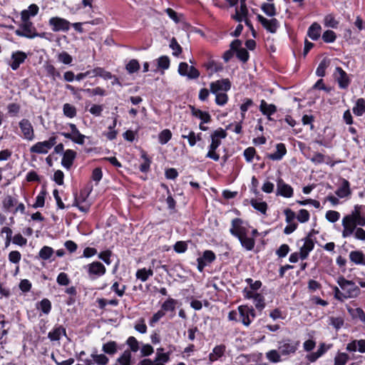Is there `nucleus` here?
<instances>
[{"mask_svg": "<svg viewBox=\"0 0 365 365\" xmlns=\"http://www.w3.org/2000/svg\"><path fill=\"white\" fill-rule=\"evenodd\" d=\"M170 65V61L168 56H162L158 58V67L163 70L168 69Z\"/></svg>", "mask_w": 365, "mask_h": 365, "instance_id": "bf43d9fd", "label": "nucleus"}, {"mask_svg": "<svg viewBox=\"0 0 365 365\" xmlns=\"http://www.w3.org/2000/svg\"><path fill=\"white\" fill-rule=\"evenodd\" d=\"M91 359H85V360H83L86 365H92L93 363L98 365H106L109 362V359L106 354H98L96 350L91 354Z\"/></svg>", "mask_w": 365, "mask_h": 365, "instance_id": "6ab92c4d", "label": "nucleus"}, {"mask_svg": "<svg viewBox=\"0 0 365 365\" xmlns=\"http://www.w3.org/2000/svg\"><path fill=\"white\" fill-rule=\"evenodd\" d=\"M170 47L173 50V55L174 56H178L182 52L181 46L178 43L175 37L171 39Z\"/></svg>", "mask_w": 365, "mask_h": 365, "instance_id": "6e6d98bb", "label": "nucleus"}, {"mask_svg": "<svg viewBox=\"0 0 365 365\" xmlns=\"http://www.w3.org/2000/svg\"><path fill=\"white\" fill-rule=\"evenodd\" d=\"M36 309L45 314H48L52 309L51 302L48 299L44 298L36 304Z\"/></svg>", "mask_w": 365, "mask_h": 365, "instance_id": "c9c22d12", "label": "nucleus"}, {"mask_svg": "<svg viewBox=\"0 0 365 365\" xmlns=\"http://www.w3.org/2000/svg\"><path fill=\"white\" fill-rule=\"evenodd\" d=\"M314 243L312 238H311V235H307L304 238L303 246L300 248V258L302 260L306 259L308 257L309 252L314 250Z\"/></svg>", "mask_w": 365, "mask_h": 365, "instance_id": "4be33fe9", "label": "nucleus"}, {"mask_svg": "<svg viewBox=\"0 0 365 365\" xmlns=\"http://www.w3.org/2000/svg\"><path fill=\"white\" fill-rule=\"evenodd\" d=\"M140 63L136 59H131L125 66V69L129 73H134L140 70Z\"/></svg>", "mask_w": 365, "mask_h": 365, "instance_id": "603ef678", "label": "nucleus"}, {"mask_svg": "<svg viewBox=\"0 0 365 365\" xmlns=\"http://www.w3.org/2000/svg\"><path fill=\"white\" fill-rule=\"evenodd\" d=\"M93 76H100L105 80H110L113 77L110 72L101 67H96L93 69Z\"/></svg>", "mask_w": 365, "mask_h": 365, "instance_id": "79ce46f5", "label": "nucleus"}, {"mask_svg": "<svg viewBox=\"0 0 365 365\" xmlns=\"http://www.w3.org/2000/svg\"><path fill=\"white\" fill-rule=\"evenodd\" d=\"M48 23L54 32L68 31L70 29V22L61 17H52L49 19Z\"/></svg>", "mask_w": 365, "mask_h": 365, "instance_id": "2eb2a0df", "label": "nucleus"}, {"mask_svg": "<svg viewBox=\"0 0 365 365\" xmlns=\"http://www.w3.org/2000/svg\"><path fill=\"white\" fill-rule=\"evenodd\" d=\"M353 113L356 116H361L365 113V100L363 98H358L353 107Z\"/></svg>", "mask_w": 365, "mask_h": 365, "instance_id": "58836bf2", "label": "nucleus"}, {"mask_svg": "<svg viewBox=\"0 0 365 365\" xmlns=\"http://www.w3.org/2000/svg\"><path fill=\"white\" fill-rule=\"evenodd\" d=\"M77 156V153L72 149H67L63 152L61 159V165L67 170H70Z\"/></svg>", "mask_w": 365, "mask_h": 365, "instance_id": "aec40b11", "label": "nucleus"}, {"mask_svg": "<svg viewBox=\"0 0 365 365\" xmlns=\"http://www.w3.org/2000/svg\"><path fill=\"white\" fill-rule=\"evenodd\" d=\"M336 38V35L332 30H327L322 34V39L325 43H333Z\"/></svg>", "mask_w": 365, "mask_h": 365, "instance_id": "680f3d73", "label": "nucleus"}, {"mask_svg": "<svg viewBox=\"0 0 365 365\" xmlns=\"http://www.w3.org/2000/svg\"><path fill=\"white\" fill-rule=\"evenodd\" d=\"M351 193L350 189V183L349 182L344 179H341V185L337 190L335 191V194L339 197L340 198H344L349 196Z\"/></svg>", "mask_w": 365, "mask_h": 365, "instance_id": "a878e982", "label": "nucleus"}, {"mask_svg": "<svg viewBox=\"0 0 365 365\" xmlns=\"http://www.w3.org/2000/svg\"><path fill=\"white\" fill-rule=\"evenodd\" d=\"M61 135L78 145H83L85 143L86 136L81 133L79 130L73 133L62 132L61 133Z\"/></svg>", "mask_w": 365, "mask_h": 365, "instance_id": "393cba45", "label": "nucleus"}, {"mask_svg": "<svg viewBox=\"0 0 365 365\" xmlns=\"http://www.w3.org/2000/svg\"><path fill=\"white\" fill-rule=\"evenodd\" d=\"M215 94V103L217 105L222 106H225L228 101V96L225 92L217 93Z\"/></svg>", "mask_w": 365, "mask_h": 365, "instance_id": "0e129e2a", "label": "nucleus"}, {"mask_svg": "<svg viewBox=\"0 0 365 365\" xmlns=\"http://www.w3.org/2000/svg\"><path fill=\"white\" fill-rule=\"evenodd\" d=\"M365 205H356L351 213L345 215L342 219V237L344 238L351 236L356 227L365 225Z\"/></svg>", "mask_w": 365, "mask_h": 365, "instance_id": "f257e3e1", "label": "nucleus"}, {"mask_svg": "<svg viewBox=\"0 0 365 365\" xmlns=\"http://www.w3.org/2000/svg\"><path fill=\"white\" fill-rule=\"evenodd\" d=\"M253 101L251 98H245L244 103L241 104L240 110L242 120H243L245 118L246 112L252 106H253Z\"/></svg>", "mask_w": 365, "mask_h": 365, "instance_id": "4d7b16f0", "label": "nucleus"}, {"mask_svg": "<svg viewBox=\"0 0 365 365\" xmlns=\"http://www.w3.org/2000/svg\"><path fill=\"white\" fill-rule=\"evenodd\" d=\"M44 69L46 72V76L50 77L52 81H56L57 78H61V76L60 72L55 66L48 62L44 64Z\"/></svg>", "mask_w": 365, "mask_h": 365, "instance_id": "72a5a7b5", "label": "nucleus"}, {"mask_svg": "<svg viewBox=\"0 0 365 365\" xmlns=\"http://www.w3.org/2000/svg\"><path fill=\"white\" fill-rule=\"evenodd\" d=\"M260 8L262 11L268 16L273 17L277 14L275 5L272 3H263Z\"/></svg>", "mask_w": 365, "mask_h": 365, "instance_id": "37998d69", "label": "nucleus"}, {"mask_svg": "<svg viewBox=\"0 0 365 365\" xmlns=\"http://www.w3.org/2000/svg\"><path fill=\"white\" fill-rule=\"evenodd\" d=\"M243 155L247 162H252L255 156L256 155L255 148L254 147H248L244 150Z\"/></svg>", "mask_w": 365, "mask_h": 365, "instance_id": "e2e57ef3", "label": "nucleus"}, {"mask_svg": "<svg viewBox=\"0 0 365 365\" xmlns=\"http://www.w3.org/2000/svg\"><path fill=\"white\" fill-rule=\"evenodd\" d=\"M126 344L129 346L130 352H136L139 349V342L134 336H129L126 340Z\"/></svg>", "mask_w": 365, "mask_h": 365, "instance_id": "052dcab7", "label": "nucleus"}, {"mask_svg": "<svg viewBox=\"0 0 365 365\" xmlns=\"http://www.w3.org/2000/svg\"><path fill=\"white\" fill-rule=\"evenodd\" d=\"M336 282L341 289L344 291L347 299L356 298L361 293L359 287L356 285L355 282L346 279L344 276L339 277Z\"/></svg>", "mask_w": 365, "mask_h": 365, "instance_id": "39448f33", "label": "nucleus"}, {"mask_svg": "<svg viewBox=\"0 0 365 365\" xmlns=\"http://www.w3.org/2000/svg\"><path fill=\"white\" fill-rule=\"evenodd\" d=\"M178 71L181 76H186L190 80L197 79L200 76L198 69L193 66H190L186 62L179 63Z\"/></svg>", "mask_w": 365, "mask_h": 365, "instance_id": "1a4fd4ad", "label": "nucleus"}, {"mask_svg": "<svg viewBox=\"0 0 365 365\" xmlns=\"http://www.w3.org/2000/svg\"><path fill=\"white\" fill-rule=\"evenodd\" d=\"M141 157L144 162L140 165L139 169L142 173H147L150 170L151 160L145 152L143 153Z\"/></svg>", "mask_w": 365, "mask_h": 365, "instance_id": "5fc2aeb1", "label": "nucleus"}, {"mask_svg": "<svg viewBox=\"0 0 365 365\" xmlns=\"http://www.w3.org/2000/svg\"><path fill=\"white\" fill-rule=\"evenodd\" d=\"M57 137L55 135L51 136L48 140L39 141L34 144L30 148L31 153L47 154L48 151L56 144Z\"/></svg>", "mask_w": 365, "mask_h": 365, "instance_id": "423d86ee", "label": "nucleus"}, {"mask_svg": "<svg viewBox=\"0 0 365 365\" xmlns=\"http://www.w3.org/2000/svg\"><path fill=\"white\" fill-rule=\"evenodd\" d=\"M11 62L9 63V66L13 71H16L20 65L24 63L27 58V55L24 51H16L11 53Z\"/></svg>", "mask_w": 365, "mask_h": 365, "instance_id": "a211bd4d", "label": "nucleus"}, {"mask_svg": "<svg viewBox=\"0 0 365 365\" xmlns=\"http://www.w3.org/2000/svg\"><path fill=\"white\" fill-rule=\"evenodd\" d=\"M365 255L361 251L355 250L349 253L350 260L356 264H364Z\"/></svg>", "mask_w": 365, "mask_h": 365, "instance_id": "ea45409f", "label": "nucleus"}, {"mask_svg": "<svg viewBox=\"0 0 365 365\" xmlns=\"http://www.w3.org/2000/svg\"><path fill=\"white\" fill-rule=\"evenodd\" d=\"M310 214L308 210L305 209H301L298 211L297 215V220L300 223H305L309 220Z\"/></svg>", "mask_w": 365, "mask_h": 365, "instance_id": "13d9d810", "label": "nucleus"}, {"mask_svg": "<svg viewBox=\"0 0 365 365\" xmlns=\"http://www.w3.org/2000/svg\"><path fill=\"white\" fill-rule=\"evenodd\" d=\"M210 92L212 93H217L220 91L227 92L231 88V82L229 78H222L210 84Z\"/></svg>", "mask_w": 365, "mask_h": 365, "instance_id": "dca6fc26", "label": "nucleus"}, {"mask_svg": "<svg viewBox=\"0 0 365 365\" xmlns=\"http://www.w3.org/2000/svg\"><path fill=\"white\" fill-rule=\"evenodd\" d=\"M173 249L177 253H184L187 250V243L185 241H178L174 245Z\"/></svg>", "mask_w": 365, "mask_h": 365, "instance_id": "338daca9", "label": "nucleus"}, {"mask_svg": "<svg viewBox=\"0 0 365 365\" xmlns=\"http://www.w3.org/2000/svg\"><path fill=\"white\" fill-rule=\"evenodd\" d=\"M53 253L54 250L51 247L45 245L40 250L38 256L36 258L48 260L53 256Z\"/></svg>", "mask_w": 365, "mask_h": 365, "instance_id": "a19ab883", "label": "nucleus"}, {"mask_svg": "<svg viewBox=\"0 0 365 365\" xmlns=\"http://www.w3.org/2000/svg\"><path fill=\"white\" fill-rule=\"evenodd\" d=\"M202 67L205 68L207 71L209 76H212L215 73H217L223 70L222 64L215 61L212 58V57H210L207 61L204 62L202 64Z\"/></svg>", "mask_w": 365, "mask_h": 365, "instance_id": "412c9836", "label": "nucleus"}, {"mask_svg": "<svg viewBox=\"0 0 365 365\" xmlns=\"http://www.w3.org/2000/svg\"><path fill=\"white\" fill-rule=\"evenodd\" d=\"M58 59L59 61L66 65L71 64L73 61L72 56L66 51L60 53L58 56Z\"/></svg>", "mask_w": 365, "mask_h": 365, "instance_id": "774afa93", "label": "nucleus"}, {"mask_svg": "<svg viewBox=\"0 0 365 365\" xmlns=\"http://www.w3.org/2000/svg\"><path fill=\"white\" fill-rule=\"evenodd\" d=\"M330 59L324 58L319 63L316 70V75L319 77H324L326 75V70L330 65Z\"/></svg>", "mask_w": 365, "mask_h": 365, "instance_id": "e433bc0d", "label": "nucleus"}, {"mask_svg": "<svg viewBox=\"0 0 365 365\" xmlns=\"http://www.w3.org/2000/svg\"><path fill=\"white\" fill-rule=\"evenodd\" d=\"M177 304L178 301L176 299L169 297L161 305V309L163 310L165 314L167 312H175Z\"/></svg>", "mask_w": 365, "mask_h": 365, "instance_id": "4c0bfd02", "label": "nucleus"}, {"mask_svg": "<svg viewBox=\"0 0 365 365\" xmlns=\"http://www.w3.org/2000/svg\"><path fill=\"white\" fill-rule=\"evenodd\" d=\"M287 153V148L284 143H279L276 145V151L267 154V158L272 160H280Z\"/></svg>", "mask_w": 365, "mask_h": 365, "instance_id": "b1692460", "label": "nucleus"}, {"mask_svg": "<svg viewBox=\"0 0 365 365\" xmlns=\"http://www.w3.org/2000/svg\"><path fill=\"white\" fill-rule=\"evenodd\" d=\"M172 138V133L169 129L163 130L158 135V141L161 145H165Z\"/></svg>", "mask_w": 365, "mask_h": 365, "instance_id": "09e8293b", "label": "nucleus"}, {"mask_svg": "<svg viewBox=\"0 0 365 365\" xmlns=\"http://www.w3.org/2000/svg\"><path fill=\"white\" fill-rule=\"evenodd\" d=\"M259 109L262 115L267 116L269 120H272L271 116L277 110V106L274 104H268L264 100L260 101Z\"/></svg>", "mask_w": 365, "mask_h": 365, "instance_id": "5701e85b", "label": "nucleus"}, {"mask_svg": "<svg viewBox=\"0 0 365 365\" xmlns=\"http://www.w3.org/2000/svg\"><path fill=\"white\" fill-rule=\"evenodd\" d=\"M18 204V200L11 195H6L3 201L2 205L4 210L10 211L11 209Z\"/></svg>", "mask_w": 365, "mask_h": 365, "instance_id": "c03bdc74", "label": "nucleus"}, {"mask_svg": "<svg viewBox=\"0 0 365 365\" xmlns=\"http://www.w3.org/2000/svg\"><path fill=\"white\" fill-rule=\"evenodd\" d=\"M92 190L93 185H88L81 189L79 193L75 192L73 204L71 206L76 207L82 212H88L91 208V204L85 203L83 205V203L86 202V200L89 197Z\"/></svg>", "mask_w": 365, "mask_h": 365, "instance_id": "20e7f679", "label": "nucleus"}, {"mask_svg": "<svg viewBox=\"0 0 365 365\" xmlns=\"http://www.w3.org/2000/svg\"><path fill=\"white\" fill-rule=\"evenodd\" d=\"M349 360V356L344 352H339L334 357V365H346Z\"/></svg>", "mask_w": 365, "mask_h": 365, "instance_id": "3c124183", "label": "nucleus"}, {"mask_svg": "<svg viewBox=\"0 0 365 365\" xmlns=\"http://www.w3.org/2000/svg\"><path fill=\"white\" fill-rule=\"evenodd\" d=\"M244 224L245 222L241 218L232 219L230 232L239 240L242 247L247 251H251L255 246V240L247 236L249 230Z\"/></svg>", "mask_w": 365, "mask_h": 365, "instance_id": "f03ea898", "label": "nucleus"}, {"mask_svg": "<svg viewBox=\"0 0 365 365\" xmlns=\"http://www.w3.org/2000/svg\"><path fill=\"white\" fill-rule=\"evenodd\" d=\"M61 335L66 336V329L61 325L55 326L53 329L48 332V338L52 341H58Z\"/></svg>", "mask_w": 365, "mask_h": 365, "instance_id": "cd10ccee", "label": "nucleus"}, {"mask_svg": "<svg viewBox=\"0 0 365 365\" xmlns=\"http://www.w3.org/2000/svg\"><path fill=\"white\" fill-rule=\"evenodd\" d=\"M282 354L279 350L272 349L266 353V358L272 363H278L282 361Z\"/></svg>", "mask_w": 365, "mask_h": 365, "instance_id": "49530a36", "label": "nucleus"}, {"mask_svg": "<svg viewBox=\"0 0 365 365\" xmlns=\"http://www.w3.org/2000/svg\"><path fill=\"white\" fill-rule=\"evenodd\" d=\"M258 200H262V197L258 199L252 198L250 203L254 209L259 211L262 215H266L268 210L267 203L265 201L259 202Z\"/></svg>", "mask_w": 365, "mask_h": 365, "instance_id": "c756f323", "label": "nucleus"}, {"mask_svg": "<svg viewBox=\"0 0 365 365\" xmlns=\"http://www.w3.org/2000/svg\"><path fill=\"white\" fill-rule=\"evenodd\" d=\"M226 346L224 344L215 346L212 352L209 354L210 364L217 361L222 357L225 351Z\"/></svg>", "mask_w": 365, "mask_h": 365, "instance_id": "c85d7f7f", "label": "nucleus"}, {"mask_svg": "<svg viewBox=\"0 0 365 365\" xmlns=\"http://www.w3.org/2000/svg\"><path fill=\"white\" fill-rule=\"evenodd\" d=\"M227 135V133L226 130L222 128H217L211 133V143L209 145V150L206 154V158L215 161L220 160V155L216 153V150L222 143L221 140L225 139Z\"/></svg>", "mask_w": 365, "mask_h": 365, "instance_id": "7ed1b4c3", "label": "nucleus"}, {"mask_svg": "<svg viewBox=\"0 0 365 365\" xmlns=\"http://www.w3.org/2000/svg\"><path fill=\"white\" fill-rule=\"evenodd\" d=\"M15 34L18 36L26 37L27 38L41 36L36 32V28L33 26L32 22L22 23L20 26V29L15 31Z\"/></svg>", "mask_w": 365, "mask_h": 365, "instance_id": "9d476101", "label": "nucleus"}, {"mask_svg": "<svg viewBox=\"0 0 365 365\" xmlns=\"http://www.w3.org/2000/svg\"><path fill=\"white\" fill-rule=\"evenodd\" d=\"M63 115L69 118H74L77 114L76 108L70 103H65L63 106Z\"/></svg>", "mask_w": 365, "mask_h": 365, "instance_id": "a18cd8bd", "label": "nucleus"}, {"mask_svg": "<svg viewBox=\"0 0 365 365\" xmlns=\"http://www.w3.org/2000/svg\"><path fill=\"white\" fill-rule=\"evenodd\" d=\"M254 299V304L257 309L259 311H262L265 307L264 297L260 293H257L255 294V298Z\"/></svg>", "mask_w": 365, "mask_h": 365, "instance_id": "864d4df0", "label": "nucleus"}, {"mask_svg": "<svg viewBox=\"0 0 365 365\" xmlns=\"http://www.w3.org/2000/svg\"><path fill=\"white\" fill-rule=\"evenodd\" d=\"M277 190H276V195L282 196L285 198H290L294 195V189L293 187L286 183L284 180L281 178H277Z\"/></svg>", "mask_w": 365, "mask_h": 365, "instance_id": "9b49d317", "label": "nucleus"}, {"mask_svg": "<svg viewBox=\"0 0 365 365\" xmlns=\"http://www.w3.org/2000/svg\"><path fill=\"white\" fill-rule=\"evenodd\" d=\"M19 128L24 135V138L29 141L35 138L34 130L31 123L26 118L19 123Z\"/></svg>", "mask_w": 365, "mask_h": 365, "instance_id": "f3484780", "label": "nucleus"}, {"mask_svg": "<svg viewBox=\"0 0 365 365\" xmlns=\"http://www.w3.org/2000/svg\"><path fill=\"white\" fill-rule=\"evenodd\" d=\"M191 113L193 116L201 120L202 123H210L211 121V115L207 111H202L199 108H196L193 106H190Z\"/></svg>", "mask_w": 365, "mask_h": 365, "instance_id": "bb28decb", "label": "nucleus"}, {"mask_svg": "<svg viewBox=\"0 0 365 365\" xmlns=\"http://www.w3.org/2000/svg\"><path fill=\"white\" fill-rule=\"evenodd\" d=\"M216 259V255L212 250H205L203 252L202 255L197 259V270L200 272H203L205 267L212 264Z\"/></svg>", "mask_w": 365, "mask_h": 365, "instance_id": "ddd939ff", "label": "nucleus"}, {"mask_svg": "<svg viewBox=\"0 0 365 365\" xmlns=\"http://www.w3.org/2000/svg\"><path fill=\"white\" fill-rule=\"evenodd\" d=\"M348 312L353 318H359L362 322L365 323V312L361 308H349Z\"/></svg>", "mask_w": 365, "mask_h": 365, "instance_id": "8fccbe9b", "label": "nucleus"}, {"mask_svg": "<svg viewBox=\"0 0 365 365\" xmlns=\"http://www.w3.org/2000/svg\"><path fill=\"white\" fill-rule=\"evenodd\" d=\"M248 306L247 305H240L238 307V311L240 317L241 322L246 327H248L251 322L252 319H250L248 314Z\"/></svg>", "mask_w": 365, "mask_h": 365, "instance_id": "2f4dec72", "label": "nucleus"}, {"mask_svg": "<svg viewBox=\"0 0 365 365\" xmlns=\"http://www.w3.org/2000/svg\"><path fill=\"white\" fill-rule=\"evenodd\" d=\"M56 282L61 286H67L71 281L66 272H60L57 276Z\"/></svg>", "mask_w": 365, "mask_h": 365, "instance_id": "69168bd1", "label": "nucleus"}, {"mask_svg": "<svg viewBox=\"0 0 365 365\" xmlns=\"http://www.w3.org/2000/svg\"><path fill=\"white\" fill-rule=\"evenodd\" d=\"M47 194V192L45 189H43L40 191L38 195L36 197V202L32 205L34 208H38V207H43L45 204V198L46 195Z\"/></svg>", "mask_w": 365, "mask_h": 365, "instance_id": "de8ad7c7", "label": "nucleus"}, {"mask_svg": "<svg viewBox=\"0 0 365 365\" xmlns=\"http://www.w3.org/2000/svg\"><path fill=\"white\" fill-rule=\"evenodd\" d=\"M118 344L115 341H109L102 346V351L110 356H113L118 352Z\"/></svg>", "mask_w": 365, "mask_h": 365, "instance_id": "473e14b6", "label": "nucleus"}, {"mask_svg": "<svg viewBox=\"0 0 365 365\" xmlns=\"http://www.w3.org/2000/svg\"><path fill=\"white\" fill-rule=\"evenodd\" d=\"M322 27L317 23H313L308 29L307 36L313 41H317L321 36Z\"/></svg>", "mask_w": 365, "mask_h": 365, "instance_id": "7c9ffc66", "label": "nucleus"}, {"mask_svg": "<svg viewBox=\"0 0 365 365\" xmlns=\"http://www.w3.org/2000/svg\"><path fill=\"white\" fill-rule=\"evenodd\" d=\"M257 19L262 24L263 28L271 34H275L277 29L279 27V22L275 18L267 19L258 14H257Z\"/></svg>", "mask_w": 365, "mask_h": 365, "instance_id": "4468645a", "label": "nucleus"}, {"mask_svg": "<svg viewBox=\"0 0 365 365\" xmlns=\"http://www.w3.org/2000/svg\"><path fill=\"white\" fill-rule=\"evenodd\" d=\"M153 270L150 268H141L138 269L135 273V277L138 279H140L141 282H146L149 277L153 275Z\"/></svg>", "mask_w": 365, "mask_h": 365, "instance_id": "f704fd0d", "label": "nucleus"}, {"mask_svg": "<svg viewBox=\"0 0 365 365\" xmlns=\"http://www.w3.org/2000/svg\"><path fill=\"white\" fill-rule=\"evenodd\" d=\"M334 80L337 82L339 88L347 89L351 83V79L342 68L337 66L333 74Z\"/></svg>", "mask_w": 365, "mask_h": 365, "instance_id": "f8f14e48", "label": "nucleus"}, {"mask_svg": "<svg viewBox=\"0 0 365 365\" xmlns=\"http://www.w3.org/2000/svg\"><path fill=\"white\" fill-rule=\"evenodd\" d=\"M278 350L282 356L294 354L297 351L300 341L289 338H285L278 342Z\"/></svg>", "mask_w": 365, "mask_h": 365, "instance_id": "0eeeda50", "label": "nucleus"}, {"mask_svg": "<svg viewBox=\"0 0 365 365\" xmlns=\"http://www.w3.org/2000/svg\"><path fill=\"white\" fill-rule=\"evenodd\" d=\"M86 269L88 274L91 279H97L106 272V267L98 261L93 262L87 265L84 266Z\"/></svg>", "mask_w": 365, "mask_h": 365, "instance_id": "6e6552de", "label": "nucleus"}]
</instances>
